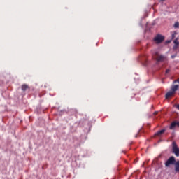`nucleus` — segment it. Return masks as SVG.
Wrapping results in <instances>:
<instances>
[{"label":"nucleus","instance_id":"f257e3e1","mask_svg":"<svg viewBox=\"0 0 179 179\" xmlns=\"http://www.w3.org/2000/svg\"><path fill=\"white\" fill-rule=\"evenodd\" d=\"M178 87H179L178 85H172L171 87V90L168 92L165 95L166 99H170V97H173V96L176 94V92L178 90Z\"/></svg>","mask_w":179,"mask_h":179},{"label":"nucleus","instance_id":"f03ea898","mask_svg":"<svg viewBox=\"0 0 179 179\" xmlns=\"http://www.w3.org/2000/svg\"><path fill=\"white\" fill-rule=\"evenodd\" d=\"M172 152L174 153L176 157H179V148L176 143V142L172 143Z\"/></svg>","mask_w":179,"mask_h":179},{"label":"nucleus","instance_id":"7ed1b4c3","mask_svg":"<svg viewBox=\"0 0 179 179\" xmlns=\"http://www.w3.org/2000/svg\"><path fill=\"white\" fill-rule=\"evenodd\" d=\"M153 57L155 58L157 62H163V61H164V59H165L164 56H163L162 55H159V52H156L153 55Z\"/></svg>","mask_w":179,"mask_h":179},{"label":"nucleus","instance_id":"20e7f679","mask_svg":"<svg viewBox=\"0 0 179 179\" xmlns=\"http://www.w3.org/2000/svg\"><path fill=\"white\" fill-rule=\"evenodd\" d=\"M176 164V158L172 156L169 158V159L165 162L166 167H169L171 164Z\"/></svg>","mask_w":179,"mask_h":179},{"label":"nucleus","instance_id":"39448f33","mask_svg":"<svg viewBox=\"0 0 179 179\" xmlns=\"http://www.w3.org/2000/svg\"><path fill=\"white\" fill-rule=\"evenodd\" d=\"M154 41L156 42L157 44H160V43H163V41H164V36L158 34L154 38Z\"/></svg>","mask_w":179,"mask_h":179},{"label":"nucleus","instance_id":"423d86ee","mask_svg":"<svg viewBox=\"0 0 179 179\" xmlns=\"http://www.w3.org/2000/svg\"><path fill=\"white\" fill-rule=\"evenodd\" d=\"M164 132H166V129H164L157 131L155 134V136H161V135H163Z\"/></svg>","mask_w":179,"mask_h":179},{"label":"nucleus","instance_id":"0eeeda50","mask_svg":"<svg viewBox=\"0 0 179 179\" xmlns=\"http://www.w3.org/2000/svg\"><path fill=\"white\" fill-rule=\"evenodd\" d=\"M175 171L179 173V160L175 163Z\"/></svg>","mask_w":179,"mask_h":179},{"label":"nucleus","instance_id":"6e6552de","mask_svg":"<svg viewBox=\"0 0 179 179\" xmlns=\"http://www.w3.org/2000/svg\"><path fill=\"white\" fill-rule=\"evenodd\" d=\"M21 88L23 92H26V90H27V89H29V85H27L26 84L22 85Z\"/></svg>","mask_w":179,"mask_h":179},{"label":"nucleus","instance_id":"1a4fd4ad","mask_svg":"<svg viewBox=\"0 0 179 179\" xmlns=\"http://www.w3.org/2000/svg\"><path fill=\"white\" fill-rule=\"evenodd\" d=\"M175 127H177L176 122H173L171 124L170 129H174Z\"/></svg>","mask_w":179,"mask_h":179},{"label":"nucleus","instance_id":"9d476101","mask_svg":"<svg viewBox=\"0 0 179 179\" xmlns=\"http://www.w3.org/2000/svg\"><path fill=\"white\" fill-rule=\"evenodd\" d=\"M173 27H174L175 29H178V28H179V22H176V23L174 24V25H173Z\"/></svg>","mask_w":179,"mask_h":179},{"label":"nucleus","instance_id":"9b49d317","mask_svg":"<svg viewBox=\"0 0 179 179\" xmlns=\"http://www.w3.org/2000/svg\"><path fill=\"white\" fill-rule=\"evenodd\" d=\"M169 72H170V69H167L166 70V74L169 73Z\"/></svg>","mask_w":179,"mask_h":179},{"label":"nucleus","instance_id":"f8f14e48","mask_svg":"<svg viewBox=\"0 0 179 179\" xmlns=\"http://www.w3.org/2000/svg\"><path fill=\"white\" fill-rule=\"evenodd\" d=\"M176 57H177V55H173L171 56V58L174 59V58H176Z\"/></svg>","mask_w":179,"mask_h":179},{"label":"nucleus","instance_id":"ddd939ff","mask_svg":"<svg viewBox=\"0 0 179 179\" xmlns=\"http://www.w3.org/2000/svg\"><path fill=\"white\" fill-rule=\"evenodd\" d=\"M177 82H178V83H179V78H178V80H176L174 81V83H177Z\"/></svg>","mask_w":179,"mask_h":179},{"label":"nucleus","instance_id":"4468645a","mask_svg":"<svg viewBox=\"0 0 179 179\" xmlns=\"http://www.w3.org/2000/svg\"><path fill=\"white\" fill-rule=\"evenodd\" d=\"M176 127H179V122H176Z\"/></svg>","mask_w":179,"mask_h":179},{"label":"nucleus","instance_id":"2eb2a0df","mask_svg":"<svg viewBox=\"0 0 179 179\" xmlns=\"http://www.w3.org/2000/svg\"><path fill=\"white\" fill-rule=\"evenodd\" d=\"M176 108H177L178 110H179V104H178V105L176 106Z\"/></svg>","mask_w":179,"mask_h":179},{"label":"nucleus","instance_id":"dca6fc26","mask_svg":"<svg viewBox=\"0 0 179 179\" xmlns=\"http://www.w3.org/2000/svg\"><path fill=\"white\" fill-rule=\"evenodd\" d=\"M155 114H157V112H155Z\"/></svg>","mask_w":179,"mask_h":179},{"label":"nucleus","instance_id":"f3484780","mask_svg":"<svg viewBox=\"0 0 179 179\" xmlns=\"http://www.w3.org/2000/svg\"><path fill=\"white\" fill-rule=\"evenodd\" d=\"M138 137V136H136V138H137Z\"/></svg>","mask_w":179,"mask_h":179},{"label":"nucleus","instance_id":"a211bd4d","mask_svg":"<svg viewBox=\"0 0 179 179\" xmlns=\"http://www.w3.org/2000/svg\"><path fill=\"white\" fill-rule=\"evenodd\" d=\"M161 1H165V0H161Z\"/></svg>","mask_w":179,"mask_h":179}]
</instances>
